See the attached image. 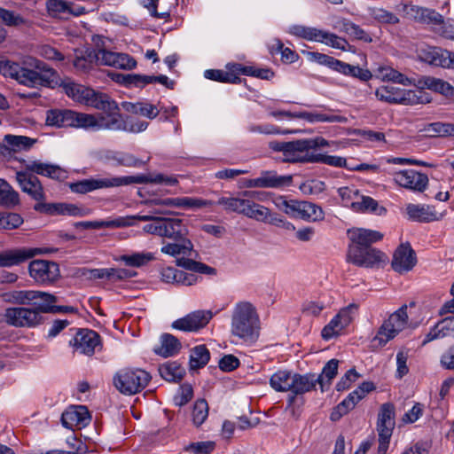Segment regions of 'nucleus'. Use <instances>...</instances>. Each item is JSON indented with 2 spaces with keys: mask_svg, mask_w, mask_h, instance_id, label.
Masks as SVG:
<instances>
[{
  "mask_svg": "<svg viewBox=\"0 0 454 454\" xmlns=\"http://www.w3.org/2000/svg\"><path fill=\"white\" fill-rule=\"evenodd\" d=\"M198 278L194 273H188L173 267L162 268L160 270V279L167 284L192 286L197 283Z\"/></svg>",
  "mask_w": 454,
  "mask_h": 454,
  "instance_id": "c756f323",
  "label": "nucleus"
},
{
  "mask_svg": "<svg viewBox=\"0 0 454 454\" xmlns=\"http://www.w3.org/2000/svg\"><path fill=\"white\" fill-rule=\"evenodd\" d=\"M37 139L31 138L26 136L17 135H5L3 138V145H0L1 153L4 151H9L13 153H19L21 151L29 150L35 143Z\"/></svg>",
  "mask_w": 454,
  "mask_h": 454,
  "instance_id": "72a5a7b5",
  "label": "nucleus"
},
{
  "mask_svg": "<svg viewBox=\"0 0 454 454\" xmlns=\"http://www.w3.org/2000/svg\"><path fill=\"white\" fill-rule=\"evenodd\" d=\"M30 277L40 284H51L60 276L59 265L51 261L34 260L29 263Z\"/></svg>",
  "mask_w": 454,
  "mask_h": 454,
  "instance_id": "ddd939ff",
  "label": "nucleus"
},
{
  "mask_svg": "<svg viewBox=\"0 0 454 454\" xmlns=\"http://www.w3.org/2000/svg\"><path fill=\"white\" fill-rule=\"evenodd\" d=\"M419 84L423 87H426L431 90L441 93L445 96H453L454 95V87H452L449 82L431 76H425L419 80Z\"/></svg>",
  "mask_w": 454,
  "mask_h": 454,
  "instance_id": "79ce46f5",
  "label": "nucleus"
},
{
  "mask_svg": "<svg viewBox=\"0 0 454 454\" xmlns=\"http://www.w3.org/2000/svg\"><path fill=\"white\" fill-rule=\"evenodd\" d=\"M445 337H454V316L447 317L439 321L426 335L422 345Z\"/></svg>",
  "mask_w": 454,
  "mask_h": 454,
  "instance_id": "c9c22d12",
  "label": "nucleus"
},
{
  "mask_svg": "<svg viewBox=\"0 0 454 454\" xmlns=\"http://www.w3.org/2000/svg\"><path fill=\"white\" fill-rule=\"evenodd\" d=\"M15 179L21 191L36 201L34 206L48 204L45 201L46 195L43 186L35 175L27 171H18L16 172Z\"/></svg>",
  "mask_w": 454,
  "mask_h": 454,
  "instance_id": "9d476101",
  "label": "nucleus"
},
{
  "mask_svg": "<svg viewBox=\"0 0 454 454\" xmlns=\"http://www.w3.org/2000/svg\"><path fill=\"white\" fill-rule=\"evenodd\" d=\"M308 56L310 61L325 66L344 75L359 78L362 81H368L372 78V73L369 70L363 69L358 66L349 65L332 56L317 51L309 52Z\"/></svg>",
  "mask_w": 454,
  "mask_h": 454,
  "instance_id": "423d86ee",
  "label": "nucleus"
},
{
  "mask_svg": "<svg viewBox=\"0 0 454 454\" xmlns=\"http://www.w3.org/2000/svg\"><path fill=\"white\" fill-rule=\"evenodd\" d=\"M292 180V176H278L275 172L265 171L262 172L259 177L250 180L248 186L257 188H279L290 185Z\"/></svg>",
  "mask_w": 454,
  "mask_h": 454,
  "instance_id": "bb28decb",
  "label": "nucleus"
},
{
  "mask_svg": "<svg viewBox=\"0 0 454 454\" xmlns=\"http://www.w3.org/2000/svg\"><path fill=\"white\" fill-rule=\"evenodd\" d=\"M260 330L261 322L256 308L249 301L236 303L231 314V334L252 344L258 340Z\"/></svg>",
  "mask_w": 454,
  "mask_h": 454,
  "instance_id": "20e7f679",
  "label": "nucleus"
},
{
  "mask_svg": "<svg viewBox=\"0 0 454 454\" xmlns=\"http://www.w3.org/2000/svg\"><path fill=\"white\" fill-rule=\"evenodd\" d=\"M293 374L287 371H278L270 379V387L278 392H287L291 390Z\"/></svg>",
  "mask_w": 454,
  "mask_h": 454,
  "instance_id": "de8ad7c7",
  "label": "nucleus"
},
{
  "mask_svg": "<svg viewBox=\"0 0 454 454\" xmlns=\"http://www.w3.org/2000/svg\"><path fill=\"white\" fill-rule=\"evenodd\" d=\"M417 258L415 252L409 243L401 244L394 253L392 268L395 271L402 274L408 272L416 265Z\"/></svg>",
  "mask_w": 454,
  "mask_h": 454,
  "instance_id": "aec40b11",
  "label": "nucleus"
},
{
  "mask_svg": "<svg viewBox=\"0 0 454 454\" xmlns=\"http://www.w3.org/2000/svg\"><path fill=\"white\" fill-rule=\"evenodd\" d=\"M444 50L437 47L425 46L419 50V59L430 65L442 67Z\"/></svg>",
  "mask_w": 454,
  "mask_h": 454,
  "instance_id": "09e8293b",
  "label": "nucleus"
},
{
  "mask_svg": "<svg viewBox=\"0 0 454 454\" xmlns=\"http://www.w3.org/2000/svg\"><path fill=\"white\" fill-rule=\"evenodd\" d=\"M123 177L124 185H129L132 184H164L166 185H176L178 184V180L175 176H168L160 173L154 176L141 174L137 176H129Z\"/></svg>",
  "mask_w": 454,
  "mask_h": 454,
  "instance_id": "f704fd0d",
  "label": "nucleus"
},
{
  "mask_svg": "<svg viewBox=\"0 0 454 454\" xmlns=\"http://www.w3.org/2000/svg\"><path fill=\"white\" fill-rule=\"evenodd\" d=\"M374 389L371 381L363 382L356 390L351 392L341 403H340L331 412L330 419L338 421L343 415L355 408L356 404L362 400L366 394Z\"/></svg>",
  "mask_w": 454,
  "mask_h": 454,
  "instance_id": "4468645a",
  "label": "nucleus"
},
{
  "mask_svg": "<svg viewBox=\"0 0 454 454\" xmlns=\"http://www.w3.org/2000/svg\"><path fill=\"white\" fill-rule=\"evenodd\" d=\"M160 376L168 381H179L184 374V368L177 362H168L159 367Z\"/></svg>",
  "mask_w": 454,
  "mask_h": 454,
  "instance_id": "c03bdc74",
  "label": "nucleus"
},
{
  "mask_svg": "<svg viewBox=\"0 0 454 454\" xmlns=\"http://www.w3.org/2000/svg\"><path fill=\"white\" fill-rule=\"evenodd\" d=\"M378 74L382 80L392 81L403 85H411L413 83L411 79L390 67H380L378 69Z\"/></svg>",
  "mask_w": 454,
  "mask_h": 454,
  "instance_id": "5fc2aeb1",
  "label": "nucleus"
},
{
  "mask_svg": "<svg viewBox=\"0 0 454 454\" xmlns=\"http://www.w3.org/2000/svg\"><path fill=\"white\" fill-rule=\"evenodd\" d=\"M394 180L402 187L419 192H424L428 184L427 176L414 169L395 172Z\"/></svg>",
  "mask_w": 454,
  "mask_h": 454,
  "instance_id": "a211bd4d",
  "label": "nucleus"
},
{
  "mask_svg": "<svg viewBox=\"0 0 454 454\" xmlns=\"http://www.w3.org/2000/svg\"><path fill=\"white\" fill-rule=\"evenodd\" d=\"M4 316L5 322L15 327H33L42 320L38 311L26 307L8 308Z\"/></svg>",
  "mask_w": 454,
  "mask_h": 454,
  "instance_id": "1a4fd4ad",
  "label": "nucleus"
},
{
  "mask_svg": "<svg viewBox=\"0 0 454 454\" xmlns=\"http://www.w3.org/2000/svg\"><path fill=\"white\" fill-rule=\"evenodd\" d=\"M46 8L51 17L66 20L71 16H79L84 12L83 7L75 6L64 0H47Z\"/></svg>",
  "mask_w": 454,
  "mask_h": 454,
  "instance_id": "a878e982",
  "label": "nucleus"
},
{
  "mask_svg": "<svg viewBox=\"0 0 454 454\" xmlns=\"http://www.w3.org/2000/svg\"><path fill=\"white\" fill-rule=\"evenodd\" d=\"M85 106L104 112L105 110L117 109V103L113 100L107 94L96 91L93 90V95L90 96Z\"/></svg>",
  "mask_w": 454,
  "mask_h": 454,
  "instance_id": "37998d69",
  "label": "nucleus"
},
{
  "mask_svg": "<svg viewBox=\"0 0 454 454\" xmlns=\"http://www.w3.org/2000/svg\"><path fill=\"white\" fill-rule=\"evenodd\" d=\"M208 416V404L205 399L197 400L192 411V422L195 427L201 426Z\"/></svg>",
  "mask_w": 454,
  "mask_h": 454,
  "instance_id": "0e129e2a",
  "label": "nucleus"
},
{
  "mask_svg": "<svg viewBox=\"0 0 454 454\" xmlns=\"http://www.w3.org/2000/svg\"><path fill=\"white\" fill-rule=\"evenodd\" d=\"M403 12L408 19L426 24H437L442 21V15L434 10L417 5H404Z\"/></svg>",
  "mask_w": 454,
  "mask_h": 454,
  "instance_id": "c85d7f7f",
  "label": "nucleus"
},
{
  "mask_svg": "<svg viewBox=\"0 0 454 454\" xmlns=\"http://www.w3.org/2000/svg\"><path fill=\"white\" fill-rule=\"evenodd\" d=\"M97 130L123 131V129H126V121L123 120L118 106L117 109L105 110L97 114Z\"/></svg>",
  "mask_w": 454,
  "mask_h": 454,
  "instance_id": "393cba45",
  "label": "nucleus"
},
{
  "mask_svg": "<svg viewBox=\"0 0 454 454\" xmlns=\"http://www.w3.org/2000/svg\"><path fill=\"white\" fill-rule=\"evenodd\" d=\"M329 145L326 139L321 137L315 138L297 139L290 142H270L269 147L283 153V161L295 162H322L335 167H346L347 160L339 156H329L315 153L314 150Z\"/></svg>",
  "mask_w": 454,
  "mask_h": 454,
  "instance_id": "f03ea898",
  "label": "nucleus"
},
{
  "mask_svg": "<svg viewBox=\"0 0 454 454\" xmlns=\"http://www.w3.org/2000/svg\"><path fill=\"white\" fill-rule=\"evenodd\" d=\"M319 384L321 391L325 390V383L322 380V376H317L314 373L293 374L291 392L294 395H302L315 389L316 385Z\"/></svg>",
  "mask_w": 454,
  "mask_h": 454,
  "instance_id": "4be33fe9",
  "label": "nucleus"
},
{
  "mask_svg": "<svg viewBox=\"0 0 454 454\" xmlns=\"http://www.w3.org/2000/svg\"><path fill=\"white\" fill-rule=\"evenodd\" d=\"M179 348V340L175 336L165 333L161 336L160 346L159 348H155L154 351L156 354L163 357H168L176 354Z\"/></svg>",
  "mask_w": 454,
  "mask_h": 454,
  "instance_id": "a18cd8bd",
  "label": "nucleus"
},
{
  "mask_svg": "<svg viewBox=\"0 0 454 454\" xmlns=\"http://www.w3.org/2000/svg\"><path fill=\"white\" fill-rule=\"evenodd\" d=\"M26 170L33 175H41L51 179L63 180L67 172L58 165L44 163L40 160H31L25 166Z\"/></svg>",
  "mask_w": 454,
  "mask_h": 454,
  "instance_id": "cd10ccee",
  "label": "nucleus"
},
{
  "mask_svg": "<svg viewBox=\"0 0 454 454\" xmlns=\"http://www.w3.org/2000/svg\"><path fill=\"white\" fill-rule=\"evenodd\" d=\"M204 76L207 79L220 82L239 83L240 82V78L237 76L235 74L217 69L206 70L204 73Z\"/></svg>",
  "mask_w": 454,
  "mask_h": 454,
  "instance_id": "e2e57ef3",
  "label": "nucleus"
},
{
  "mask_svg": "<svg viewBox=\"0 0 454 454\" xmlns=\"http://www.w3.org/2000/svg\"><path fill=\"white\" fill-rule=\"evenodd\" d=\"M269 215L270 209L268 207L249 200L245 216L264 223L267 222V217H269Z\"/></svg>",
  "mask_w": 454,
  "mask_h": 454,
  "instance_id": "680f3d73",
  "label": "nucleus"
},
{
  "mask_svg": "<svg viewBox=\"0 0 454 454\" xmlns=\"http://www.w3.org/2000/svg\"><path fill=\"white\" fill-rule=\"evenodd\" d=\"M106 157L107 160L114 161L117 165L124 167H138L145 163L133 154L127 153L108 152Z\"/></svg>",
  "mask_w": 454,
  "mask_h": 454,
  "instance_id": "864d4df0",
  "label": "nucleus"
},
{
  "mask_svg": "<svg viewBox=\"0 0 454 454\" xmlns=\"http://www.w3.org/2000/svg\"><path fill=\"white\" fill-rule=\"evenodd\" d=\"M73 110L51 109L47 111L46 124L55 127H71Z\"/></svg>",
  "mask_w": 454,
  "mask_h": 454,
  "instance_id": "ea45409f",
  "label": "nucleus"
},
{
  "mask_svg": "<svg viewBox=\"0 0 454 454\" xmlns=\"http://www.w3.org/2000/svg\"><path fill=\"white\" fill-rule=\"evenodd\" d=\"M154 259L153 254L150 252L134 253L132 254H123L120 260L127 266L141 267L147 264Z\"/></svg>",
  "mask_w": 454,
  "mask_h": 454,
  "instance_id": "bf43d9fd",
  "label": "nucleus"
},
{
  "mask_svg": "<svg viewBox=\"0 0 454 454\" xmlns=\"http://www.w3.org/2000/svg\"><path fill=\"white\" fill-rule=\"evenodd\" d=\"M370 15L378 22L383 24H397L399 18L393 12L382 8L370 9Z\"/></svg>",
  "mask_w": 454,
  "mask_h": 454,
  "instance_id": "774afa93",
  "label": "nucleus"
},
{
  "mask_svg": "<svg viewBox=\"0 0 454 454\" xmlns=\"http://www.w3.org/2000/svg\"><path fill=\"white\" fill-rule=\"evenodd\" d=\"M150 380V374L144 370L124 369L114 377V384L121 393L135 395L144 389Z\"/></svg>",
  "mask_w": 454,
  "mask_h": 454,
  "instance_id": "39448f33",
  "label": "nucleus"
},
{
  "mask_svg": "<svg viewBox=\"0 0 454 454\" xmlns=\"http://www.w3.org/2000/svg\"><path fill=\"white\" fill-rule=\"evenodd\" d=\"M424 131L428 137H454V123L450 122H432L428 123Z\"/></svg>",
  "mask_w": 454,
  "mask_h": 454,
  "instance_id": "8fccbe9b",
  "label": "nucleus"
},
{
  "mask_svg": "<svg viewBox=\"0 0 454 454\" xmlns=\"http://www.w3.org/2000/svg\"><path fill=\"white\" fill-rule=\"evenodd\" d=\"M41 248H27L22 247L19 249H11L0 253V267H12L19 265L36 254H43Z\"/></svg>",
  "mask_w": 454,
  "mask_h": 454,
  "instance_id": "5701e85b",
  "label": "nucleus"
},
{
  "mask_svg": "<svg viewBox=\"0 0 454 454\" xmlns=\"http://www.w3.org/2000/svg\"><path fill=\"white\" fill-rule=\"evenodd\" d=\"M395 406L390 403L381 405L378 415V433H393L395 427Z\"/></svg>",
  "mask_w": 454,
  "mask_h": 454,
  "instance_id": "58836bf2",
  "label": "nucleus"
},
{
  "mask_svg": "<svg viewBox=\"0 0 454 454\" xmlns=\"http://www.w3.org/2000/svg\"><path fill=\"white\" fill-rule=\"evenodd\" d=\"M57 81L58 84L63 88L64 92L74 101L80 104L86 105L90 96L93 95V89L76 83L69 78L59 82L58 77Z\"/></svg>",
  "mask_w": 454,
  "mask_h": 454,
  "instance_id": "2f4dec72",
  "label": "nucleus"
},
{
  "mask_svg": "<svg viewBox=\"0 0 454 454\" xmlns=\"http://www.w3.org/2000/svg\"><path fill=\"white\" fill-rule=\"evenodd\" d=\"M375 95L380 101L389 104L412 106L425 102L422 92L404 90L394 85H386L378 88Z\"/></svg>",
  "mask_w": 454,
  "mask_h": 454,
  "instance_id": "0eeeda50",
  "label": "nucleus"
},
{
  "mask_svg": "<svg viewBox=\"0 0 454 454\" xmlns=\"http://www.w3.org/2000/svg\"><path fill=\"white\" fill-rule=\"evenodd\" d=\"M149 203L155 206L177 208H200L204 207H211L215 204L211 200L191 197L153 199L150 200Z\"/></svg>",
  "mask_w": 454,
  "mask_h": 454,
  "instance_id": "412c9836",
  "label": "nucleus"
},
{
  "mask_svg": "<svg viewBox=\"0 0 454 454\" xmlns=\"http://www.w3.org/2000/svg\"><path fill=\"white\" fill-rule=\"evenodd\" d=\"M90 415L86 406L74 405L67 409L61 416L63 427L68 429H81L90 422Z\"/></svg>",
  "mask_w": 454,
  "mask_h": 454,
  "instance_id": "6ab92c4d",
  "label": "nucleus"
},
{
  "mask_svg": "<svg viewBox=\"0 0 454 454\" xmlns=\"http://www.w3.org/2000/svg\"><path fill=\"white\" fill-rule=\"evenodd\" d=\"M249 200L236 197H221L216 204L223 206L224 210L245 215Z\"/></svg>",
  "mask_w": 454,
  "mask_h": 454,
  "instance_id": "49530a36",
  "label": "nucleus"
},
{
  "mask_svg": "<svg viewBox=\"0 0 454 454\" xmlns=\"http://www.w3.org/2000/svg\"><path fill=\"white\" fill-rule=\"evenodd\" d=\"M89 273L88 278L90 279H102L106 278L112 281L122 280L129 278L135 275L130 270L126 269H91L87 270Z\"/></svg>",
  "mask_w": 454,
  "mask_h": 454,
  "instance_id": "e433bc0d",
  "label": "nucleus"
},
{
  "mask_svg": "<svg viewBox=\"0 0 454 454\" xmlns=\"http://www.w3.org/2000/svg\"><path fill=\"white\" fill-rule=\"evenodd\" d=\"M385 259L386 255L381 251L360 247H349L347 254L348 262L364 268H372Z\"/></svg>",
  "mask_w": 454,
  "mask_h": 454,
  "instance_id": "f8f14e48",
  "label": "nucleus"
},
{
  "mask_svg": "<svg viewBox=\"0 0 454 454\" xmlns=\"http://www.w3.org/2000/svg\"><path fill=\"white\" fill-rule=\"evenodd\" d=\"M317 38L316 42L325 43L338 50L346 51L347 46H348V43L344 38L321 29L318 30Z\"/></svg>",
  "mask_w": 454,
  "mask_h": 454,
  "instance_id": "603ef678",
  "label": "nucleus"
},
{
  "mask_svg": "<svg viewBox=\"0 0 454 454\" xmlns=\"http://www.w3.org/2000/svg\"><path fill=\"white\" fill-rule=\"evenodd\" d=\"M300 218L311 222L321 221L324 219V212L317 205L302 201Z\"/></svg>",
  "mask_w": 454,
  "mask_h": 454,
  "instance_id": "13d9d810",
  "label": "nucleus"
},
{
  "mask_svg": "<svg viewBox=\"0 0 454 454\" xmlns=\"http://www.w3.org/2000/svg\"><path fill=\"white\" fill-rule=\"evenodd\" d=\"M357 311L356 304H349L340 309L339 313L323 328L321 336L324 340H330L338 336L340 332L347 327L354 318Z\"/></svg>",
  "mask_w": 454,
  "mask_h": 454,
  "instance_id": "2eb2a0df",
  "label": "nucleus"
},
{
  "mask_svg": "<svg viewBox=\"0 0 454 454\" xmlns=\"http://www.w3.org/2000/svg\"><path fill=\"white\" fill-rule=\"evenodd\" d=\"M25 66L11 60L0 61V74L5 77L16 80L19 83L27 87L58 85V74L46 63L36 59H28L24 62Z\"/></svg>",
  "mask_w": 454,
  "mask_h": 454,
  "instance_id": "7ed1b4c3",
  "label": "nucleus"
},
{
  "mask_svg": "<svg viewBox=\"0 0 454 454\" xmlns=\"http://www.w3.org/2000/svg\"><path fill=\"white\" fill-rule=\"evenodd\" d=\"M123 185V176H114L109 178H87L68 184V187L71 190V192L79 194H86L88 192L99 189L118 187Z\"/></svg>",
  "mask_w": 454,
  "mask_h": 454,
  "instance_id": "9b49d317",
  "label": "nucleus"
},
{
  "mask_svg": "<svg viewBox=\"0 0 454 454\" xmlns=\"http://www.w3.org/2000/svg\"><path fill=\"white\" fill-rule=\"evenodd\" d=\"M34 210L49 215H73L83 216L86 212L83 208L71 203H48L34 206Z\"/></svg>",
  "mask_w": 454,
  "mask_h": 454,
  "instance_id": "b1692460",
  "label": "nucleus"
},
{
  "mask_svg": "<svg viewBox=\"0 0 454 454\" xmlns=\"http://www.w3.org/2000/svg\"><path fill=\"white\" fill-rule=\"evenodd\" d=\"M211 310H195L172 323V327L184 332H198L212 319Z\"/></svg>",
  "mask_w": 454,
  "mask_h": 454,
  "instance_id": "dca6fc26",
  "label": "nucleus"
},
{
  "mask_svg": "<svg viewBox=\"0 0 454 454\" xmlns=\"http://www.w3.org/2000/svg\"><path fill=\"white\" fill-rule=\"evenodd\" d=\"M350 240L355 244L350 247H360L363 248H372V243L380 241L383 238V234L377 231L356 228L348 231Z\"/></svg>",
  "mask_w": 454,
  "mask_h": 454,
  "instance_id": "7c9ffc66",
  "label": "nucleus"
},
{
  "mask_svg": "<svg viewBox=\"0 0 454 454\" xmlns=\"http://www.w3.org/2000/svg\"><path fill=\"white\" fill-rule=\"evenodd\" d=\"M70 345L75 352L90 356L100 345V336L93 330L80 329L70 340Z\"/></svg>",
  "mask_w": 454,
  "mask_h": 454,
  "instance_id": "f3484780",
  "label": "nucleus"
},
{
  "mask_svg": "<svg viewBox=\"0 0 454 454\" xmlns=\"http://www.w3.org/2000/svg\"><path fill=\"white\" fill-rule=\"evenodd\" d=\"M73 128L93 129L97 130V115L73 111Z\"/></svg>",
  "mask_w": 454,
  "mask_h": 454,
  "instance_id": "6e6d98bb",
  "label": "nucleus"
},
{
  "mask_svg": "<svg viewBox=\"0 0 454 454\" xmlns=\"http://www.w3.org/2000/svg\"><path fill=\"white\" fill-rule=\"evenodd\" d=\"M295 118L306 120L309 122H340L344 123L347 118L337 114H326L316 112L295 113Z\"/></svg>",
  "mask_w": 454,
  "mask_h": 454,
  "instance_id": "a19ab883",
  "label": "nucleus"
},
{
  "mask_svg": "<svg viewBox=\"0 0 454 454\" xmlns=\"http://www.w3.org/2000/svg\"><path fill=\"white\" fill-rule=\"evenodd\" d=\"M407 321V306L403 305L384 321L372 341L378 342L380 346L385 345L405 327Z\"/></svg>",
  "mask_w": 454,
  "mask_h": 454,
  "instance_id": "6e6552de",
  "label": "nucleus"
},
{
  "mask_svg": "<svg viewBox=\"0 0 454 454\" xmlns=\"http://www.w3.org/2000/svg\"><path fill=\"white\" fill-rule=\"evenodd\" d=\"M0 204L6 207H14L20 204L19 193L6 182V187L0 192Z\"/></svg>",
  "mask_w": 454,
  "mask_h": 454,
  "instance_id": "69168bd1",
  "label": "nucleus"
},
{
  "mask_svg": "<svg viewBox=\"0 0 454 454\" xmlns=\"http://www.w3.org/2000/svg\"><path fill=\"white\" fill-rule=\"evenodd\" d=\"M351 207L356 212H377L379 209V215L386 211L384 207H379L378 202L369 196H361L360 200L351 202Z\"/></svg>",
  "mask_w": 454,
  "mask_h": 454,
  "instance_id": "052dcab7",
  "label": "nucleus"
},
{
  "mask_svg": "<svg viewBox=\"0 0 454 454\" xmlns=\"http://www.w3.org/2000/svg\"><path fill=\"white\" fill-rule=\"evenodd\" d=\"M301 203L302 201L301 200H287L283 197L278 198L275 201V204L278 209L282 210L286 215L295 218H300Z\"/></svg>",
  "mask_w": 454,
  "mask_h": 454,
  "instance_id": "4d7b16f0",
  "label": "nucleus"
},
{
  "mask_svg": "<svg viewBox=\"0 0 454 454\" xmlns=\"http://www.w3.org/2000/svg\"><path fill=\"white\" fill-rule=\"evenodd\" d=\"M170 212L164 209H153L151 214L139 216L143 222H151L143 230L153 235L169 239L161 247L160 252L174 257L178 255L191 256L193 245L188 238V228L182 219L157 216Z\"/></svg>",
  "mask_w": 454,
  "mask_h": 454,
  "instance_id": "f257e3e1",
  "label": "nucleus"
},
{
  "mask_svg": "<svg viewBox=\"0 0 454 454\" xmlns=\"http://www.w3.org/2000/svg\"><path fill=\"white\" fill-rule=\"evenodd\" d=\"M29 294H32L29 296V304L35 306L33 309L38 311L39 315L50 313L52 305L58 301L55 295L49 293L29 290Z\"/></svg>",
  "mask_w": 454,
  "mask_h": 454,
  "instance_id": "4c0bfd02",
  "label": "nucleus"
},
{
  "mask_svg": "<svg viewBox=\"0 0 454 454\" xmlns=\"http://www.w3.org/2000/svg\"><path fill=\"white\" fill-rule=\"evenodd\" d=\"M406 212L409 218L416 222H432L442 218V215L438 214L434 207L429 205L408 204Z\"/></svg>",
  "mask_w": 454,
  "mask_h": 454,
  "instance_id": "473e14b6",
  "label": "nucleus"
},
{
  "mask_svg": "<svg viewBox=\"0 0 454 454\" xmlns=\"http://www.w3.org/2000/svg\"><path fill=\"white\" fill-rule=\"evenodd\" d=\"M210 353L205 345H199L191 350L190 368L196 370L204 367L209 361Z\"/></svg>",
  "mask_w": 454,
  "mask_h": 454,
  "instance_id": "3c124183",
  "label": "nucleus"
},
{
  "mask_svg": "<svg viewBox=\"0 0 454 454\" xmlns=\"http://www.w3.org/2000/svg\"><path fill=\"white\" fill-rule=\"evenodd\" d=\"M29 290H13L3 293L0 296L4 301L16 304H29Z\"/></svg>",
  "mask_w": 454,
  "mask_h": 454,
  "instance_id": "338daca9",
  "label": "nucleus"
}]
</instances>
